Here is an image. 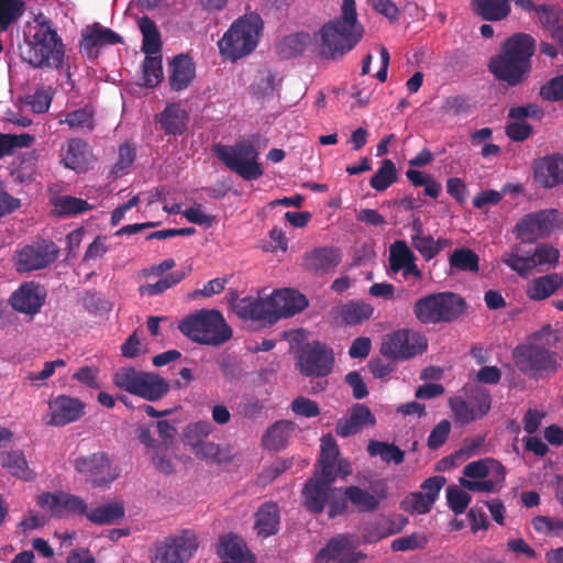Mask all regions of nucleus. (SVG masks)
I'll return each mask as SVG.
<instances>
[{
	"label": "nucleus",
	"instance_id": "obj_26",
	"mask_svg": "<svg viewBox=\"0 0 563 563\" xmlns=\"http://www.w3.org/2000/svg\"><path fill=\"white\" fill-rule=\"evenodd\" d=\"M332 486L317 478H309L302 489V506L311 514L323 512Z\"/></svg>",
	"mask_w": 563,
	"mask_h": 563
},
{
	"label": "nucleus",
	"instance_id": "obj_40",
	"mask_svg": "<svg viewBox=\"0 0 563 563\" xmlns=\"http://www.w3.org/2000/svg\"><path fill=\"white\" fill-rule=\"evenodd\" d=\"M367 452L371 456L378 455L385 463L401 464L405 460V452L394 443L371 440L367 444Z\"/></svg>",
	"mask_w": 563,
	"mask_h": 563
},
{
	"label": "nucleus",
	"instance_id": "obj_28",
	"mask_svg": "<svg viewBox=\"0 0 563 563\" xmlns=\"http://www.w3.org/2000/svg\"><path fill=\"white\" fill-rule=\"evenodd\" d=\"M62 163L75 172H85L89 163L88 143L80 139H71L62 147Z\"/></svg>",
	"mask_w": 563,
	"mask_h": 563
},
{
	"label": "nucleus",
	"instance_id": "obj_15",
	"mask_svg": "<svg viewBox=\"0 0 563 563\" xmlns=\"http://www.w3.org/2000/svg\"><path fill=\"white\" fill-rule=\"evenodd\" d=\"M75 470L93 487H106L117 478L106 452H96L88 456L77 457Z\"/></svg>",
	"mask_w": 563,
	"mask_h": 563
},
{
	"label": "nucleus",
	"instance_id": "obj_14",
	"mask_svg": "<svg viewBox=\"0 0 563 563\" xmlns=\"http://www.w3.org/2000/svg\"><path fill=\"white\" fill-rule=\"evenodd\" d=\"M58 255V247L52 241L27 244L16 252L14 266L19 273L38 271L51 265Z\"/></svg>",
	"mask_w": 563,
	"mask_h": 563
},
{
	"label": "nucleus",
	"instance_id": "obj_56",
	"mask_svg": "<svg viewBox=\"0 0 563 563\" xmlns=\"http://www.w3.org/2000/svg\"><path fill=\"white\" fill-rule=\"evenodd\" d=\"M64 122L67 123L70 128L87 129L88 131H92V111L88 108H81L68 112Z\"/></svg>",
	"mask_w": 563,
	"mask_h": 563
},
{
	"label": "nucleus",
	"instance_id": "obj_48",
	"mask_svg": "<svg viewBox=\"0 0 563 563\" xmlns=\"http://www.w3.org/2000/svg\"><path fill=\"white\" fill-rule=\"evenodd\" d=\"M1 465L12 475L23 479L30 478V470L22 451L5 452L1 455Z\"/></svg>",
	"mask_w": 563,
	"mask_h": 563
},
{
	"label": "nucleus",
	"instance_id": "obj_50",
	"mask_svg": "<svg viewBox=\"0 0 563 563\" xmlns=\"http://www.w3.org/2000/svg\"><path fill=\"white\" fill-rule=\"evenodd\" d=\"M280 80L276 78V74L272 70H262L258 73L253 90L256 96L265 97L273 95L278 89Z\"/></svg>",
	"mask_w": 563,
	"mask_h": 563
},
{
	"label": "nucleus",
	"instance_id": "obj_34",
	"mask_svg": "<svg viewBox=\"0 0 563 563\" xmlns=\"http://www.w3.org/2000/svg\"><path fill=\"white\" fill-rule=\"evenodd\" d=\"M492 473L493 475H499V481H505L506 468L501 463L494 459L473 461L468 463L463 470V474L465 477H467V479H483Z\"/></svg>",
	"mask_w": 563,
	"mask_h": 563
},
{
	"label": "nucleus",
	"instance_id": "obj_27",
	"mask_svg": "<svg viewBox=\"0 0 563 563\" xmlns=\"http://www.w3.org/2000/svg\"><path fill=\"white\" fill-rule=\"evenodd\" d=\"M538 19L540 25L545 30L552 41L563 47V10L555 4H539Z\"/></svg>",
	"mask_w": 563,
	"mask_h": 563
},
{
	"label": "nucleus",
	"instance_id": "obj_42",
	"mask_svg": "<svg viewBox=\"0 0 563 563\" xmlns=\"http://www.w3.org/2000/svg\"><path fill=\"white\" fill-rule=\"evenodd\" d=\"M25 12V2L23 0H0V33L18 22Z\"/></svg>",
	"mask_w": 563,
	"mask_h": 563
},
{
	"label": "nucleus",
	"instance_id": "obj_43",
	"mask_svg": "<svg viewBox=\"0 0 563 563\" xmlns=\"http://www.w3.org/2000/svg\"><path fill=\"white\" fill-rule=\"evenodd\" d=\"M449 263L451 268H455L461 272L477 273L479 271L478 255L467 247L455 249L450 255Z\"/></svg>",
	"mask_w": 563,
	"mask_h": 563
},
{
	"label": "nucleus",
	"instance_id": "obj_18",
	"mask_svg": "<svg viewBox=\"0 0 563 563\" xmlns=\"http://www.w3.org/2000/svg\"><path fill=\"white\" fill-rule=\"evenodd\" d=\"M488 70L497 80L506 82L509 87H516L526 80L531 68L499 51L489 59Z\"/></svg>",
	"mask_w": 563,
	"mask_h": 563
},
{
	"label": "nucleus",
	"instance_id": "obj_58",
	"mask_svg": "<svg viewBox=\"0 0 563 563\" xmlns=\"http://www.w3.org/2000/svg\"><path fill=\"white\" fill-rule=\"evenodd\" d=\"M540 97L547 101H561L563 100V74L553 77L545 82L539 91Z\"/></svg>",
	"mask_w": 563,
	"mask_h": 563
},
{
	"label": "nucleus",
	"instance_id": "obj_39",
	"mask_svg": "<svg viewBox=\"0 0 563 563\" xmlns=\"http://www.w3.org/2000/svg\"><path fill=\"white\" fill-rule=\"evenodd\" d=\"M124 517V507L119 503L99 506L87 514L89 521L96 525H112Z\"/></svg>",
	"mask_w": 563,
	"mask_h": 563
},
{
	"label": "nucleus",
	"instance_id": "obj_36",
	"mask_svg": "<svg viewBox=\"0 0 563 563\" xmlns=\"http://www.w3.org/2000/svg\"><path fill=\"white\" fill-rule=\"evenodd\" d=\"M294 428V423L287 420H280L272 424L263 435V445L272 451H279L283 449Z\"/></svg>",
	"mask_w": 563,
	"mask_h": 563
},
{
	"label": "nucleus",
	"instance_id": "obj_23",
	"mask_svg": "<svg viewBox=\"0 0 563 563\" xmlns=\"http://www.w3.org/2000/svg\"><path fill=\"white\" fill-rule=\"evenodd\" d=\"M376 418L371 409L364 404H355L347 417L338 420L335 433L341 438H347L360 433L366 426H375Z\"/></svg>",
	"mask_w": 563,
	"mask_h": 563
},
{
	"label": "nucleus",
	"instance_id": "obj_60",
	"mask_svg": "<svg viewBox=\"0 0 563 563\" xmlns=\"http://www.w3.org/2000/svg\"><path fill=\"white\" fill-rule=\"evenodd\" d=\"M411 245L426 261H430L439 254V249H435L434 239L431 235L411 236Z\"/></svg>",
	"mask_w": 563,
	"mask_h": 563
},
{
	"label": "nucleus",
	"instance_id": "obj_44",
	"mask_svg": "<svg viewBox=\"0 0 563 563\" xmlns=\"http://www.w3.org/2000/svg\"><path fill=\"white\" fill-rule=\"evenodd\" d=\"M501 261L521 277H527L536 268V262L532 258L531 252L520 255L518 246H515L511 252L506 253Z\"/></svg>",
	"mask_w": 563,
	"mask_h": 563
},
{
	"label": "nucleus",
	"instance_id": "obj_46",
	"mask_svg": "<svg viewBox=\"0 0 563 563\" xmlns=\"http://www.w3.org/2000/svg\"><path fill=\"white\" fill-rule=\"evenodd\" d=\"M472 109L471 98L462 95L446 97L440 107L442 114L455 118L468 115Z\"/></svg>",
	"mask_w": 563,
	"mask_h": 563
},
{
	"label": "nucleus",
	"instance_id": "obj_20",
	"mask_svg": "<svg viewBox=\"0 0 563 563\" xmlns=\"http://www.w3.org/2000/svg\"><path fill=\"white\" fill-rule=\"evenodd\" d=\"M533 178L540 187L550 189L563 184V154L553 153L532 164Z\"/></svg>",
	"mask_w": 563,
	"mask_h": 563
},
{
	"label": "nucleus",
	"instance_id": "obj_55",
	"mask_svg": "<svg viewBox=\"0 0 563 563\" xmlns=\"http://www.w3.org/2000/svg\"><path fill=\"white\" fill-rule=\"evenodd\" d=\"M531 255L536 262V267L542 265H556L560 258L559 250L548 243L537 245L531 252Z\"/></svg>",
	"mask_w": 563,
	"mask_h": 563
},
{
	"label": "nucleus",
	"instance_id": "obj_57",
	"mask_svg": "<svg viewBox=\"0 0 563 563\" xmlns=\"http://www.w3.org/2000/svg\"><path fill=\"white\" fill-rule=\"evenodd\" d=\"M468 402L474 407L475 413L478 418L484 417L490 409L492 397L488 390L483 387H476L471 396Z\"/></svg>",
	"mask_w": 563,
	"mask_h": 563
},
{
	"label": "nucleus",
	"instance_id": "obj_49",
	"mask_svg": "<svg viewBox=\"0 0 563 563\" xmlns=\"http://www.w3.org/2000/svg\"><path fill=\"white\" fill-rule=\"evenodd\" d=\"M163 79L162 56L147 55L143 62V80L146 87H155Z\"/></svg>",
	"mask_w": 563,
	"mask_h": 563
},
{
	"label": "nucleus",
	"instance_id": "obj_5",
	"mask_svg": "<svg viewBox=\"0 0 563 563\" xmlns=\"http://www.w3.org/2000/svg\"><path fill=\"white\" fill-rule=\"evenodd\" d=\"M263 21L256 13L236 19L218 42L221 56L236 62L250 55L258 45Z\"/></svg>",
	"mask_w": 563,
	"mask_h": 563
},
{
	"label": "nucleus",
	"instance_id": "obj_10",
	"mask_svg": "<svg viewBox=\"0 0 563 563\" xmlns=\"http://www.w3.org/2000/svg\"><path fill=\"white\" fill-rule=\"evenodd\" d=\"M562 229L563 212L551 208L525 214L515 225L514 233L521 242L532 243Z\"/></svg>",
	"mask_w": 563,
	"mask_h": 563
},
{
	"label": "nucleus",
	"instance_id": "obj_4",
	"mask_svg": "<svg viewBox=\"0 0 563 563\" xmlns=\"http://www.w3.org/2000/svg\"><path fill=\"white\" fill-rule=\"evenodd\" d=\"M179 331L192 342L220 346L232 338V329L216 309H201L185 317Z\"/></svg>",
	"mask_w": 563,
	"mask_h": 563
},
{
	"label": "nucleus",
	"instance_id": "obj_17",
	"mask_svg": "<svg viewBox=\"0 0 563 563\" xmlns=\"http://www.w3.org/2000/svg\"><path fill=\"white\" fill-rule=\"evenodd\" d=\"M444 484L445 478L443 476L429 477L421 484L420 492L410 493L402 499L400 508L411 515L428 514L435 503Z\"/></svg>",
	"mask_w": 563,
	"mask_h": 563
},
{
	"label": "nucleus",
	"instance_id": "obj_63",
	"mask_svg": "<svg viewBox=\"0 0 563 563\" xmlns=\"http://www.w3.org/2000/svg\"><path fill=\"white\" fill-rule=\"evenodd\" d=\"M533 128L526 121L515 120L505 128L506 135L514 142H523L530 137Z\"/></svg>",
	"mask_w": 563,
	"mask_h": 563
},
{
	"label": "nucleus",
	"instance_id": "obj_24",
	"mask_svg": "<svg viewBox=\"0 0 563 563\" xmlns=\"http://www.w3.org/2000/svg\"><path fill=\"white\" fill-rule=\"evenodd\" d=\"M536 38L525 32H518L505 40L500 46V51L510 57L520 60L522 64L532 68V56L536 53Z\"/></svg>",
	"mask_w": 563,
	"mask_h": 563
},
{
	"label": "nucleus",
	"instance_id": "obj_3",
	"mask_svg": "<svg viewBox=\"0 0 563 563\" xmlns=\"http://www.w3.org/2000/svg\"><path fill=\"white\" fill-rule=\"evenodd\" d=\"M34 22L36 23L34 33L25 37L24 45L20 46L22 60L33 68H59L64 60L65 47L53 21L40 13Z\"/></svg>",
	"mask_w": 563,
	"mask_h": 563
},
{
	"label": "nucleus",
	"instance_id": "obj_16",
	"mask_svg": "<svg viewBox=\"0 0 563 563\" xmlns=\"http://www.w3.org/2000/svg\"><path fill=\"white\" fill-rule=\"evenodd\" d=\"M86 405L79 398L58 395L48 401V412L43 418L46 426L64 427L85 415Z\"/></svg>",
	"mask_w": 563,
	"mask_h": 563
},
{
	"label": "nucleus",
	"instance_id": "obj_51",
	"mask_svg": "<svg viewBox=\"0 0 563 563\" xmlns=\"http://www.w3.org/2000/svg\"><path fill=\"white\" fill-rule=\"evenodd\" d=\"M505 481H499V475L494 474V478L484 481H472L465 477L460 478V485L471 492L497 493Z\"/></svg>",
	"mask_w": 563,
	"mask_h": 563
},
{
	"label": "nucleus",
	"instance_id": "obj_54",
	"mask_svg": "<svg viewBox=\"0 0 563 563\" xmlns=\"http://www.w3.org/2000/svg\"><path fill=\"white\" fill-rule=\"evenodd\" d=\"M471 496L456 486H450L446 488V500L450 509L455 515L463 514L471 503Z\"/></svg>",
	"mask_w": 563,
	"mask_h": 563
},
{
	"label": "nucleus",
	"instance_id": "obj_13",
	"mask_svg": "<svg viewBox=\"0 0 563 563\" xmlns=\"http://www.w3.org/2000/svg\"><path fill=\"white\" fill-rule=\"evenodd\" d=\"M198 549V540L194 531L183 530L155 547L153 563H185Z\"/></svg>",
	"mask_w": 563,
	"mask_h": 563
},
{
	"label": "nucleus",
	"instance_id": "obj_1",
	"mask_svg": "<svg viewBox=\"0 0 563 563\" xmlns=\"http://www.w3.org/2000/svg\"><path fill=\"white\" fill-rule=\"evenodd\" d=\"M531 338L534 342L519 344L512 350L515 366L536 380L553 376L561 367L562 357L544 345H554L559 341L558 331L545 324Z\"/></svg>",
	"mask_w": 563,
	"mask_h": 563
},
{
	"label": "nucleus",
	"instance_id": "obj_31",
	"mask_svg": "<svg viewBox=\"0 0 563 563\" xmlns=\"http://www.w3.org/2000/svg\"><path fill=\"white\" fill-rule=\"evenodd\" d=\"M279 508L275 503L263 504L255 514V530L257 534L267 538L274 536L279 529Z\"/></svg>",
	"mask_w": 563,
	"mask_h": 563
},
{
	"label": "nucleus",
	"instance_id": "obj_21",
	"mask_svg": "<svg viewBox=\"0 0 563 563\" xmlns=\"http://www.w3.org/2000/svg\"><path fill=\"white\" fill-rule=\"evenodd\" d=\"M46 290L36 283H24L14 290L9 299L11 307L21 313L34 316L45 302Z\"/></svg>",
	"mask_w": 563,
	"mask_h": 563
},
{
	"label": "nucleus",
	"instance_id": "obj_64",
	"mask_svg": "<svg viewBox=\"0 0 563 563\" xmlns=\"http://www.w3.org/2000/svg\"><path fill=\"white\" fill-rule=\"evenodd\" d=\"M52 96L43 88L36 89L33 95L26 97L25 104L34 113H45L51 106Z\"/></svg>",
	"mask_w": 563,
	"mask_h": 563
},
{
	"label": "nucleus",
	"instance_id": "obj_32",
	"mask_svg": "<svg viewBox=\"0 0 563 563\" xmlns=\"http://www.w3.org/2000/svg\"><path fill=\"white\" fill-rule=\"evenodd\" d=\"M511 0H473L475 12L485 21H501L510 11Z\"/></svg>",
	"mask_w": 563,
	"mask_h": 563
},
{
	"label": "nucleus",
	"instance_id": "obj_59",
	"mask_svg": "<svg viewBox=\"0 0 563 563\" xmlns=\"http://www.w3.org/2000/svg\"><path fill=\"white\" fill-rule=\"evenodd\" d=\"M57 207L60 213L64 214H78L91 209V206L86 200L71 196L60 197Z\"/></svg>",
	"mask_w": 563,
	"mask_h": 563
},
{
	"label": "nucleus",
	"instance_id": "obj_35",
	"mask_svg": "<svg viewBox=\"0 0 563 563\" xmlns=\"http://www.w3.org/2000/svg\"><path fill=\"white\" fill-rule=\"evenodd\" d=\"M310 42L309 33L298 32L289 34L277 44V53L283 59H291L301 55Z\"/></svg>",
	"mask_w": 563,
	"mask_h": 563
},
{
	"label": "nucleus",
	"instance_id": "obj_53",
	"mask_svg": "<svg viewBox=\"0 0 563 563\" xmlns=\"http://www.w3.org/2000/svg\"><path fill=\"white\" fill-rule=\"evenodd\" d=\"M450 407L455 419L463 424L478 419L474 407L461 397L451 398Z\"/></svg>",
	"mask_w": 563,
	"mask_h": 563
},
{
	"label": "nucleus",
	"instance_id": "obj_6",
	"mask_svg": "<svg viewBox=\"0 0 563 563\" xmlns=\"http://www.w3.org/2000/svg\"><path fill=\"white\" fill-rule=\"evenodd\" d=\"M463 297L452 291L434 292L419 298L412 307L417 320L423 324L451 323L466 311Z\"/></svg>",
	"mask_w": 563,
	"mask_h": 563
},
{
	"label": "nucleus",
	"instance_id": "obj_8",
	"mask_svg": "<svg viewBox=\"0 0 563 563\" xmlns=\"http://www.w3.org/2000/svg\"><path fill=\"white\" fill-rule=\"evenodd\" d=\"M286 289H277L267 298L244 297L234 305V311L243 320L275 324L280 318L291 317L286 305Z\"/></svg>",
	"mask_w": 563,
	"mask_h": 563
},
{
	"label": "nucleus",
	"instance_id": "obj_38",
	"mask_svg": "<svg viewBox=\"0 0 563 563\" xmlns=\"http://www.w3.org/2000/svg\"><path fill=\"white\" fill-rule=\"evenodd\" d=\"M374 312V308L363 301H350L341 308V318L347 325H356L368 320Z\"/></svg>",
	"mask_w": 563,
	"mask_h": 563
},
{
	"label": "nucleus",
	"instance_id": "obj_41",
	"mask_svg": "<svg viewBox=\"0 0 563 563\" xmlns=\"http://www.w3.org/2000/svg\"><path fill=\"white\" fill-rule=\"evenodd\" d=\"M196 457L213 464H222L230 461V453H225L221 446L211 441H198L190 444Z\"/></svg>",
	"mask_w": 563,
	"mask_h": 563
},
{
	"label": "nucleus",
	"instance_id": "obj_11",
	"mask_svg": "<svg viewBox=\"0 0 563 563\" xmlns=\"http://www.w3.org/2000/svg\"><path fill=\"white\" fill-rule=\"evenodd\" d=\"M334 365L333 350L320 341L303 343L296 351V366L307 377H325Z\"/></svg>",
	"mask_w": 563,
	"mask_h": 563
},
{
	"label": "nucleus",
	"instance_id": "obj_33",
	"mask_svg": "<svg viewBox=\"0 0 563 563\" xmlns=\"http://www.w3.org/2000/svg\"><path fill=\"white\" fill-rule=\"evenodd\" d=\"M188 114L178 106L172 104L165 108L159 115L162 130L168 135H178L185 132Z\"/></svg>",
	"mask_w": 563,
	"mask_h": 563
},
{
	"label": "nucleus",
	"instance_id": "obj_22",
	"mask_svg": "<svg viewBox=\"0 0 563 563\" xmlns=\"http://www.w3.org/2000/svg\"><path fill=\"white\" fill-rule=\"evenodd\" d=\"M121 35L108 27H102L98 23L87 26L81 32L80 51L89 58L95 59L98 56L97 48L102 45H113L122 43Z\"/></svg>",
	"mask_w": 563,
	"mask_h": 563
},
{
	"label": "nucleus",
	"instance_id": "obj_62",
	"mask_svg": "<svg viewBox=\"0 0 563 563\" xmlns=\"http://www.w3.org/2000/svg\"><path fill=\"white\" fill-rule=\"evenodd\" d=\"M451 423L449 420H441L430 432L428 437V448L431 450H437L442 446L450 434Z\"/></svg>",
	"mask_w": 563,
	"mask_h": 563
},
{
	"label": "nucleus",
	"instance_id": "obj_12",
	"mask_svg": "<svg viewBox=\"0 0 563 563\" xmlns=\"http://www.w3.org/2000/svg\"><path fill=\"white\" fill-rule=\"evenodd\" d=\"M424 336L402 329L387 334L380 345V353L390 360H408L427 350Z\"/></svg>",
	"mask_w": 563,
	"mask_h": 563
},
{
	"label": "nucleus",
	"instance_id": "obj_47",
	"mask_svg": "<svg viewBox=\"0 0 563 563\" xmlns=\"http://www.w3.org/2000/svg\"><path fill=\"white\" fill-rule=\"evenodd\" d=\"M397 181V169L390 159H384L378 170L372 176L369 185L377 191H384Z\"/></svg>",
	"mask_w": 563,
	"mask_h": 563
},
{
	"label": "nucleus",
	"instance_id": "obj_7",
	"mask_svg": "<svg viewBox=\"0 0 563 563\" xmlns=\"http://www.w3.org/2000/svg\"><path fill=\"white\" fill-rule=\"evenodd\" d=\"M213 153L229 170L246 181L256 180L263 175L260 152L251 140L242 139L233 145L216 144Z\"/></svg>",
	"mask_w": 563,
	"mask_h": 563
},
{
	"label": "nucleus",
	"instance_id": "obj_30",
	"mask_svg": "<svg viewBox=\"0 0 563 563\" xmlns=\"http://www.w3.org/2000/svg\"><path fill=\"white\" fill-rule=\"evenodd\" d=\"M169 85L174 91L186 89L195 78V67L189 56L178 55L170 62Z\"/></svg>",
	"mask_w": 563,
	"mask_h": 563
},
{
	"label": "nucleus",
	"instance_id": "obj_25",
	"mask_svg": "<svg viewBox=\"0 0 563 563\" xmlns=\"http://www.w3.org/2000/svg\"><path fill=\"white\" fill-rule=\"evenodd\" d=\"M344 494L360 512H372L378 509L382 500L387 498L388 488L384 483H379L375 494H371L360 486L351 485L344 488Z\"/></svg>",
	"mask_w": 563,
	"mask_h": 563
},
{
	"label": "nucleus",
	"instance_id": "obj_52",
	"mask_svg": "<svg viewBox=\"0 0 563 563\" xmlns=\"http://www.w3.org/2000/svg\"><path fill=\"white\" fill-rule=\"evenodd\" d=\"M428 543V539L422 533H411L401 538H397L391 541L390 549L395 552L399 551H412L417 549H424Z\"/></svg>",
	"mask_w": 563,
	"mask_h": 563
},
{
	"label": "nucleus",
	"instance_id": "obj_61",
	"mask_svg": "<svg viewBox=\"0 0 563 563\" xmlns=\"http://www.w3.org/2000/svg\"><path fill=\"white\" fill-rule=\"evenodd\" d=\"M213 430L208 421H198L186 427L184 435L189 444L203 441Z\"/></svg>",
	"mask_w": 563,
	"mask_h": 563
},
{
	"label": "nucleus",
	"instance_id": "obj_29",
	"mask_svg": "<svg viewBox=\"0 0 563 563\" xmlns=\"http://www.w3.org/2000/svg\"><path fill=\"white\" fill-rule=\"evenodd\" d=\"M563 286V277L558 273L532 279L526 289L527 297L533 301L548 299Z\"/></svg>",
	"mask_w": 563,
	"mask_h": 563
},
{
	"label": "nucleus",
	"instance_id": "obj_45",
	"mask_svg": "<svg viewBox=\"0 0 563 563\" xmlns=\"http://www.w3.org/2000/svg\"><path fill=\"white\" fill-rule=\"evenodd\" d=\"M412 258H416V255L406 241L397 240L390 245L388 261L393 273H399Z\"/></svg>",
	"mask_w": 563,
	"mask_h": 563
},
{
	"label": "nucleus",
	"instance_id": "obj_37",
	"mask_svg": "<svg viewBox=\"0 0 563 563\" xmlns=\"http://www.w3.org/2000/svg\"><path fill=\"white\" fill-rule=\"evenodd\" d=\"M139 27L143 35L142 51L147 55H156L162 49L161 34L156 24L148 16L139 21Z\"/></svg>",
	"mask_w": 563,
	"mask_h": 563
},
{
	"label": "nucleus",
	"instance_id": "obj_19",
	"mask_svg": "<svg viewBox=\"0 0 563 563\" xmlns=\"http://www.w3.org/2000/svg\"><path fill=\"white\" fill-rule=\"evenodd\" d=\"M342 257V251L336 246H319L303 254L301 266L306 272L321 277L333 272Z\"/></svg>",
	"mask_w": 563,
	"mask_h": 563
},
{
	"label": "nucleus",
	"instance_id": "obj_2",
	"mask_svg": "<svg viewBox=\"0 0 563 563\" xmlns=\"http://www.w3.org/2000/svg\"><path fill=\"white\" fill-rule=\"evenodd\" d=\"M363 25L357 21L355 0H343L341 15L325 23L319 31L320 55L336 59L352 51L362 40Z\"/></svg>",
	"mask_w": 563,
	"mask_h": 563
},
{
	"label": "nucleus",
	"instance_id": "obj_9",
	"mask_svg": "<svg viewBox=\"0 0 563 563\" xmlns=\"http://www.w3.org/2000/svg\"><path fill=\"white\" fill-rule=\"evenodd\" d=\"M113 384L147 401H157L170 391L169 383L154 372L122 367L113 376Z\"/></svg>",
	"mask_w": 563,
	"mask_h": 563
}]
</instances>
